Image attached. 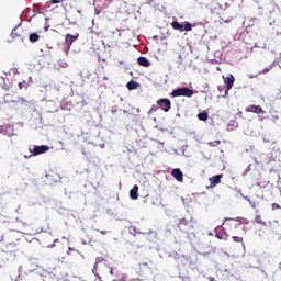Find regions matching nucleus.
<instances>
[{"label":"nucleus","instance_id":"1","mask_svg":"<svg viewBox=\"0 0 281 281\" xmlns=\"http://www.w3.org/2000/svg\"><path fill=\"white\" fill-rule=\"evenodd\" d=\"M177 227L182 234H190L194 229V220L190 217L189 220L182 217L179 220Z\"/></svg>","mask_w":281,"mask_h":281},{"label":"nucleus","instance_id":"2","mask_svg":"<svg viewBox=\"0 0 281 281\" xmlns=\"http://www.w3.org/2000/svg\"><path fill=\"white\" fill-rule=\"evenodd\" d=\"M172 98H192L194 95V90L190 88H178L171 92Z\"/></svg>","mask_w":281,"mask_h":281},{"label":"nucleus","instance_id":"3","mask_svg":"<svg viewBox=\"0 0 281 281\" xmlns=\"http://www.w3.org/2000/svg\"><path fill=\"white\" fill-rule=\"evenodd\" d=\"M80 36V34L76 33V35L66 34L65 36V43H64V50L66 54H69V49H71V45L76 42V40Z\"/></svg>","mask_w":281,"mask_h":281},{"label":"nucleus","instance_id":"4","mask_svg":"<svg viewBox=\"0 0 281 281\" xmlns=\"http://www.w3.org/2000/svg\"><path fill=\"white\" fill-rule=\"evenodd\" d=\"M157 104L159 105V109H161V111H165V113H168V111L172 109V102H170L169 99H159L157 101Z\"/></svg>","mask_w":281,"mask_h":281},{"label":"nucleus","instance_id":"5","mask_svg":"<svg viewBox=\"0 0 281 281\" xmlns=\"http://www.w3.org/2000/svg\"><path fill=\"white\" fill-rule=\"evenodd\" d=\"M47 150H49V146L47 145L34 146L33 149L30 148V153L34 156L43 155V153H47Z\"/></svg>","mask_w":281,"mask_h":281},{"label":"nucleus","instance_id":"6","mask_svg":"<svg viewBox=\"0 0 281 281\" xmlns=\"http://www.w3.org/2000/svg\"><path fill=\"white\" fill-rule=\"evenodd\" d=\"M236 81V78H234V75H229L228 77L224 78V83L226 86L225 93L227 94V91H232V88L234 87V82Z\"/></svg>","mask_w":281,"mask_h":281},{"label":"nucleus","instance_id":"7","mask_svg":"<svg viewBox=\"0 0 281 281\" xmlns=\"http://www.w3.org/2000/svg\"><path fill=\"white\" fill-rule=\"evenodd\" d=\"M171 177H173V179H176V181H178L179 183H183V172L181 171V169H172Z\"/></svg>","mask_w":281,"mask_h":281},{"label":"nucleus","instance_id":"8","mask_svg":"<svg viewBox=\"0 0 281 281\" xmlns=\"http://www.w3.org/2000/svg\"><path fill=\"white\" fill-rule=\"evenodd\" d=\"M246 112L247 113H256V115H260V114L265 113V110H262V106H260V105H249L246 109Z\"/></svg>","mask_w":281,"mask_h":281},{"label":"nucleus","instance_id":"9","mask_svg":"<svg viewBox=\"0 0 281 281\" xmlns=\"http://www.w3.org/2000/svg\"><path fill=\"white\" fill-rule=\"evenodd\" d=\"M221 179H223V173L216 175V176H212L211 178H209L211 187L212 188H216V186H218V183H221Z\"/></svg>","mask_w":281,"mask_h":281},{"label":"nucleus","instance_id":"10","mask_svg":"<svg viewBox=\"0 0 281 281\" xmlns=\"http://www.w3.org/2000/svg\"><path fill=\"white\" fill-rule=\"evenodd\" d=\"M130 198L133 201H137L139 199V187L137 184H135L130 191Z\"/></svg>","mask_w":281,"mask_h":281},{"label":"nucleus","instance_id":"11","mask_svg":"<svg viewBox=\"0 0 281 281\" xmlns=\"http://www.w3.org/2000/svg\"><path fill=\"white\" fill-rule=\"evenodd\" d=\"M137 63L140 67H150V61L146 57H138Z\"/></svg>","mask_w":281,"mask_h":281},{"label":"nucleus","instance_id":"12","mask_svg":"<svg viewBox=\"0 0 281 281\" xmlns=\"http://www.w3.org/2000/svg\"><path fill=\"white\" fill-rule=\"evenodd\" d=\"M40 40H41V35H38V33H31L29 36V41L31 43H38Z\"/></svg>","mask_w":281,"mask_h":281},{"label":"nucleus","instance_id":"13","mask_svg":"<svg viewBox=\"0 0 281 281\" xmlns=\"http://www.w3.org/2000/svg\"><path fill=\"white\" fill-rule=\"evenodd\" d=\"M126 87L130 91H135V89L139 87V83H137V81L131 80L130 82H127Z\"/></svg>","mask_w":281,"mask_h":281},{"label":"nucleus","instance_id":"14","mask_svg":"<svg viewBox=\"0 0 281 281\" xmlns=\"http://www.w3.org/2000/svg\"><path fill=\"white\" fill-rule=\"evenodd\" d=\"M171 26L173 30H178V32H183V24L179 23V21H173Z\"/></svg>","mask_w":281,"mask_h":281},{"label":"nucleus","instance_id":"15","mask_svg":"<svg viewBox=\"0 0 281 281\" xmlns=\"http://www.w3.org/2000/svg\"><path fill=\"white\" fill-rule=\"evenodd\" d=\"M209 117L210 115L207 114V112H201L198 114V119L201 120V122H207Z\"/></svg>","mask_w":281,"mask_h":281},{"label":"nucleus","instance_id":"16","mask_svg":"<svg viewBox=\"0 0 281 281\" xmlns=\"http://www.w3.org/2000/svg\"><path fill=\"white\" fill-rule=\"evenodd\" d=\"M183 32H192V24L190 22H184Z\"/></svg>","mask_w":281,"mask_h":281},{"label":"nucleus","instance_id":"17","mask_svg":"<svg viewBox=\"0 0 281 281\" xmlns=\"http://www.w3.org/2000/svg\"><path fill=\"white\" fill-rule=\"evenodd\" d=\"M255 221L258 225H267V222L262 221V216L260 215H256Z\"/></svg>","mask_w":281,"mask_h":281},{"label":"nucleus","instance_id":"18","mask_svg":"<svg viewBox=\"0 0 281 281\" xmlns=\"http://www.w3.org/2000/svg\"><path fill=\"white\" fill-rule=\"evenodd\" d=\"M63 1H65V0H50V1L47 2V4L48 5H56L58 3H63Z\"/></svg>","mask_w":281,"mask_h":281},{"label":"nucleus","instance_id":"19","mask_svg":"<svg viewBox=\"0 0 281 281\" xmlns=\"http://www.w3.org/2000/svg\"><path fill=\"white\" fill-rule=\"evenodd\" d=\"M11 36H12V38H19V36H21V35H19L16 33V29H13L12 32H11Z\"/></svg>","mask_w":281,"mask_h":281},{"label":"nucleus","instance_id":"20","mask_svg":"<svg viewBox=\"0 0 281 281\" xmlns=\"http://www.w3.org/2000/svg\"><path fill=\"white\" fill-rule=\"evenodd\" d=\"M234 243H243V237L233 236Z\"/></svg>","mask_w":281,"mask_h":281},{"label":"nucleus","instance_id":"21","mask_svg":"<svg viewBox=\"0 0 281 281\" xmlns=\"http://www.w3.org/2000/svg\"><path fill=\"white\" fill-rule=\"evenodd\" d=\"M263 142H266L267 144H271V142H273V139H271L269 137H263Z\"/></svg>","mask_w":281,"mask_h":281},{"label":"nucleus","instance_id":"22","mask_svg":"<svg viewBox=\"0 0 281 281\" xmlns=\"http://www.w3.org/2000/svg\"><path fill=\"white\" fill-rule=\"evenodd\" d=\"M272 210H280L279 204H278V203H273V204H272Z\"/></svg>","mask_w":281,"mask_h":281},{"label":"nucleus","instance_id":"23","mask_svg":"<svg viewBox=\"0 0 281 281\" xmlns=\"http://www.w3.org/2000/svg\"><path fill=\"white\" fill-rule=\"evenodd\" d=\"M23 87H25V81L19 82V89H23Z\"/></svg>","mask_w":281,"mask_h":281},{"label":"nucleus","instance_id":"24","mask_svg":"<svg viewBox=\"0 0 281 281\" xmlns=\"http://www.w3.org/2000/svg\"><path fill=\"white\" fill-rule=\"evenodd\" d=\"M268 71H269V68H265V69L261 71V74H268Z\"/></svg>","mask_w":281,"mask_h":281},{"label":"nucleus","instance_id":"25","mask_svg":"<svg viewBox=\"0 0 281 281\" xmlns=\"http://www.w3.org/2000/svg\"><path fill=\"white\" fill-rule=\"evenodd\" d=\"M221 144V140H214V146H218Z\"/></svg>","mask_w":281,"mask_h":281},{"label":"nucleus","instance_id":"26","mask_svg":"<svg viewBox=\"0 0 281 281\" xmlns=\"http://www.w3.org/2000/svg\"><path fill=\"white\" fill-rule=\"evenodd\" d=\"M100 234H102V236L106 235V231H100Z\"/></svg>","mask_w":281,"mask_h":281},{"label":"nucleus","instance_id":"27","mask_svg":"<svg viewBox=\"0 0 281 281\" xmlns=\"http://www.w3.org/2000/svg\"><path fill=\"white\" fill-rule=\"evenodd\" d=\"M0 243H3V236H1V238H0Z\"/></svg>","mask_w":281,"mask_h":281},{"label":"nucleus","instance_id":"28","mask_svg":"<svg viewBox=\"0 0 281 281\" xmlns=\"http://www.w3.org/2000/svg\"><path fill=\"white\" fill-rule=\"evenodd\" d=\"M231 20H225L224 23H229Z\"/></svg>","mask_w":281,"mask_h":281},{"label":"nucleus","instance_id":"29","mask_svg":"<svg viewBox=\"0 0 281 281\" xmlns=\"http://www.w3.org/2000/svg\"><path fill=\"white\" fill-rule=\"evenodd\" d=\"M69 249V251H74L75 249H71V247L70 248H68Z\"/></svg>","mask_w":281,"mask_h":281},{"label":"nucleus","instance_id":"30","mask_svg":"<svg viewBox=\"0 0 281 281\" xmlns=\"http://www.w3.org/2000/svg\"><path fill=\"white\" fill-rule=\"evenodd\" d=\"M110 273H113V269L110 270Z\"/></svg>","mask_w":281,"mask_h":281}]
</instances>
